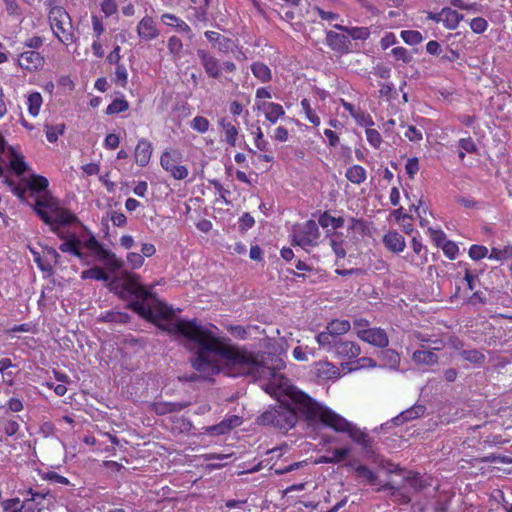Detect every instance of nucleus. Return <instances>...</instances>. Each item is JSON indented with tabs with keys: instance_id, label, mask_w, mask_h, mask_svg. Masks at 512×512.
I'll use <instances>...</instances> for the list:
<instances>
[{
	"instance_id": "1",
	"label": "nucleus",
	"mask_w": 512,
	"mask_h": 512,
	"mask_svg": "<svg viewBox=\"0 0 512 512\" xmlns=\"http://www.w3.org/2000/svg\"><path fill=\"white\" fill-rule=\"evenodd\" d=\"M209 366L212 369L205 371L201 379L212 380L214 376L223 373L229 377L251 375L256 379L266 380L265 391L279 399L287 397L305 415L306 420L320 422L335 432L348 434L365 451L370 448V438L366 433L331 408L314 401L294 387L290 380L280 373L285 364L279 357H272L269 363L264 362L258 355L223 338Z\"/></svg>"
},
{
	"instance_id": "2",
	"label": "nucleus",
	"mask_w": 512,
	"mask_h": 512,
	"mask_svg": "<svg viewBox=\"0 0 512 512\" xmlns=\"http://www.w3.org/2000/svg\"><path fill=\"white\" fill-rule=\"evenodd\" d=\"M123 276L124 290L135 298L130 307L163 331L176 336L193 352L192 367L196 373L193 379H201L205 371L212 369L209 363L223 340L216 335L217 328L211 324L203 325L196 319H173L171 308L142 286L138 275L124 272Z\"/></svg>"
},
{
	"instance_id": "3",
	"label": "nucleus",
	"mask_w": 512,
	"mask_h": 512,
	"mask_svg": "<svg viewBox=\"0 0 512 512\" xmlns=\"http://www.w3.org/2000/svg\"><path fill=\"white\" fill-rule=\"evenodd\" d=\"M34 210L51 227V230L64 240L59 246L62 252L74 255L86 265L90 263L88 254L83 252V249H86L84 246L86 239L82 240L75 234L66 236L61 230L62 226L70 225L77 221L76 216L72 212L61 207L59 202L47 192L37 196Z\"/></svg>"
},
{
	"instance_id": "4",
	"label": "nucleus",
	"mask_w": 512,
	"mask_h": 512,
	"mask_svg": "<svg viewBox=\"0 0 512 512\" xmlns=\"http://www.w3.org/2000/svg\"><path fill=\"white\" fill-rule=\"evenodd\" d=\"M299 416L305 418V415L288 399V401H280L279 405L265 411L260 416V422L263 425L288 431L295 426Z\"/></svg>"
},
{
	"instance_id": "5",
	"label": "nucleus",
	"mask_w": 512,
	"mask_h": 512,
	"mask_svg": "<svg viewBox=\"0 0 512 512\" xmlns=\"http://www.w3.org/2000/svg\"><path fill=\"white\" fill-rule=\"evenodd\" d=\"M49 20L54 35L65 45L74 41L72 24L67 12L61 7H53L49 13Z\"/></svg>"
},
{
	"instance_id": "6",
	"label": "nucleus",
	"mask_w": 512,
	"mask_h": 512,
	"mask_svg": "<svg viewBox=\"0 0 512 512\" xmlns=\"http://www.w3.org/2000/svg\"><path fill=\"white\" fill-rule=\"evenodd\" d=\"M292 237L293 242L304 249L316 246L320 237L317 223L314 220H308L294 226Z\"/></svg>"
},
{
	"instance_id": "7",
	"label": "nucleus",
	"mask_w": 512,
	"mask_h": 512,
	"mask_svg": "<svg viewBox=\"0 0 512 512\" xmlns=\"http://www.w3.org/2000/svg\"><path fill=\"white\" fill-rule=\"evenodd\" d=\"M84 246L90 251L99 261L111 271L119 270L123 267L124 262L118 258L114 253L105 249L94 236H89L84 241Z\"/></svg>"
},
{
	"instance_id": "8",
	"label": "nucleus",
	"mask_w": 512,
	"mask_h": 512,
	"mask_svg": "<svg viewBox=\"0 0 512 512\" xmlns=\"http://www.w3.org/2000/svg\"><path fill=\"white\" fill-rule=\"evenodd\" d=\"M180 159L181 153L173 149H166L160 157L161 167L176 180H183L189 174L185 166L179 165Z\"/></svg>"
},
{
	"instance_id": "9",
	"label": "nucleus",
	"mask_w": 512,
	"mask_h": 512,
	"mask_svg": "<svg viewBox=\"0 0 512 512\" xmlns=\"http://www.w3.org/2000/svg\"><path fill=\"white\" fill-rule=\"evenodd\" d=\"M197 56L208 77L219 79L222 76V66L219 59L202 49L197 50Z\"/></svg>"
},
{
	"instance_id": "10",
	"label": "nucleus",
	"mask_w": 512,
	"mask_h": 512,
	"mask_svg": "<svg viewBox=\"0 0 512 512\" xmlns=\"http://www.w3.org/2000/svg\"><path fill=\"white\" fill-rule=\"evenodd\" d=\"M357 335L361 340L380 348L386 347L389 343L387 333L381 328L358 329Z\"/></svg>"
},
{
	"instance_id": "11",
	"label": "nucleus",
	"mask_w": 512,
	"mask_h": 512,
	"mask_svg": "<svg viewBox=\"0 0 512 512\" xmlns=\"http://www.w3.org/2000/svg\"><path fill=\"white\" fill-rule=\"evenodd\" d=\"M311 371L320 380H336L341 376L339 368L327 360L315 362Z\"/></svg>"
},
{
	"instance_id": "12",
	"label": "nucleus",
	"mask_w": 512,
	"mask_h": 512,
	"mask_svg": "<svg viewBox=\"0 0 512 512\" xmlns=\"http://www.w3.org/2000/svg\"><path fill=\"white\" fill-rule=\"evenodd\" d=\"M44 57L34 50L22 52L18 56V65L29 72L37 71L44 65Z\"/></svg>"
},
{
	"instance_id": "13",
	"label": "nucleus",
	"mask_w": 512,
	"mask_h": 512,
	"mask_svg": "<svg viewBox=\"0 0 512 512\" xmlns=\"http://www.w3.org/2000/svg\"><path fill=\"white\" fill-rule=\"evenodd\" d=\"M256 108L265 114L266 120L271 124H275L285 115L282 105L274 102L258 101L256 103Z\"/></svg>"
},
{
	"instance_id": "14",
	"label": "nucleus",
	"mask_w": 512,
	"mask_h": 512,
	"mask_svg": "<svg viewBox=\"0 0 512 512\" xmlns=\"http://www.w3.org/2000/svg\"><path fill=\"white\" fill-rule=\"evenodd\" d=\"M137 34L145 41L156 39L159 36V30L154 19L150 16L143 17L137 25Z\"/></svg>"
},
{
	"instance_id": "15",
	"label": "nucleus",
	"mask_w": 512,
	"mask_h": 512,
	"mask_svg": "<svg viewBox=\"0 0 512 512\" xmlns=\"http://www.w3.org/2000/svg\"><path fill=\"white\" fill-rule=\"evenodd\" d=\"M152 152V143L145 138L140 139L134 151L136 164L140 167L147 166L151 160Z\"/></svg>"
},
{
	"instance_id": "16",
	"label": "nucleus",
	"mask_w": 512,
	"mask_h": 512,
	"mask_svg": "<svg viewBox=\"0 0 512 512\" xmlns=\"http://www.w3.org/2000/svg\"><path fill=\"white\" fill-rule=\"evenodd\" d=\"M241 422L242 421L240 417L231 416L216 425L205 428V431L210 435H223L228 433L231 429L239 426Z\"/></svg>"
},
{
	"instance_id": "17",
	"label": "nucleus",
	"mask_w": 512,
	"mask_h": 512,
	"mask_svg": "<svg viewBox=\"0 0 512 512\" xmlns=\"http://www.w3.org/2000/svg\"><path fill=\"white\" fill-rule=\"evenodd\" d=\"M328 45L337 52H349L350 40L347 35L329 31L326 36Z\"/></svg>"
},
{
	"instance_id": "18",
	"label": "nucleus",
	"mask_w": 512,
	"mask_h": 512,
	"mask_svg": "<svg viewBox=\"0 0 512 512\" xmlns=\"http://www.w3.org/2000/svg\"><path fill=\"white\" fill-rule=\"evenodd\" d=\"M318 345L327 352H335L342 338L332 333H329L326 329L318 333L315 337Z\"/></svg>"
},
{
	"instance_id": "19",
	"label": "nucleus",
	"mask_w": 512,
	"mask_h": 512,
	"mask_svg": "<svg viewBox=\"0 0 512 512\" xmlns=\"http://www.w3.org/2000/svg\"><path fill=\"white\" fill-rule=\"evenodd\" d=\"M205 37L213 44L214 48H216L218 51L222 53H229L232 51L233 42L229 38L215 31H206Z\"/></svg>"
},
{
	"instance_id": "20",
	"label": "nucleus",
	"mask_w": 512,
	"mask_h": 512,
	"mask_svg": "<svg viewBox=\"0 0 512 512\" xmlns=\"http://www.w3.org/2000/svg\"><path fill=\"white\" fill-rule=\"evenodd\" d=\"M438 19L442 20L443 25L447 29L454 30L463 19V15L451 8L445 7L438 13Z\"/></svg>"
},
{
	"instance_id": "21",
	"label": "nucleus",
	"mask_w": 512,
	"mask_h": 512,
	"mask_svg": "<svg viewBox=\"0 0 512 512\" xmlns=\"http://www.w3.org/2000/svg\"><path fill=\"white\" fill-rule=\"evenodd\" d=\"M334 353L347 359H353L360 355L361 349L357 343L342 339Z\"/></svg>"
},
{
	"instance_id": "22",
	"label": "nucleus",
	"mask_w": 512,
	"mask_h": 512,
	"mask_svg": "<svg viewBox=\"0 0 512 512\" xmlns=\"http://www.w3.org/2000/svg\"><path fill=\"white\" fill-rule=\"evenodd\" d=\"M383 241L389 250L396 253L402 252L406 246L404 237L396 231L388 232Z\"/></svg>"
},
{
	"instance_id": "23",
	"label": "nucleus",
	"mask_w": 512,
	"mask_h": 512,
	"mask_svg": "<svg viewBox=\"0 0 512 512\" xmlns=\"http://www.w3.org/2000/svg\"><path fill=\"white\" fill-rule=\"evenodd\" d=\"M219 126L222 128L225 134V141L232 147L236 145L237 137H238V129L232 123L231 120L224 117L219 120Z\"/></svg>"
},
{
	"instance_id": "24",
	"label": "nucleus",
	"mask_w": 512,
	"mask_h": 512,
	"mask_svg": "<svg viewBox=\"0 0 512 512\" xmlns=\"http://www.w3.org/2000/svg\"><path fill=\"white\" fill-rule=\"evenodd\" d=\"M412 360L419 365L431 366L438 362V356L433 351L418 349L412 353Z\"/></svg>"
},
{
	"instance_id": "25",
	"label": "nucleus",
	"mask_w": 512,
	"mask_h": 512,
	"mask_svg": "<svg viewBox=\"0 0 512 512\" xmlns=\"http://www.w3.org/2000/svg\"><path fill=\"white\" fill-rule=\"evenodd\" d=\"M424 412H425L424 406L416 405V406H413V407L403 411L397 417H395L392 421L396 425H400L407 421H410V420H413V419H416V418L422 416L424 414Z\"/></svg>"
},
{
	"instance_id": "26",
	"label": "nucleus",
	"mask_w": 512,
	"mask_h": 512,
	"mask_svg": "<svg viewBox=\"0 0 512 512\" xmlns=\"http://www.w3.org/2000/svg\"><path fill=\"white\" fill-rule=\"evenodd\" d=\"M335 28L344 31L348 38L351 37L354 40H366L370 36V30L367 27H347L336 24Z\"/></svg>"
},
{
	"instance_id": "27",
	"label": "nucleus",
	"mask_w": 512,
	"mask_h": 512,
	"mask_svg": "<svg viewBox=\"0 0 512 512\" xmlns=\"http://www.w3.org/2000/svg\"><path fill=\"white\" fill-rule=\"evenodd\" d=\"M325 329L329 331V333L340 337L351 329V324L348 320L334 319L327 324Z\"/></svg>"
},
{
	"instance_id": "28",
	"label": "nucleus",
	"mask_w": 512,
	"mask_h": 512,
	"mask_svg": "<svg viewBox=\"0 0 512 512\" xmlns=\"http://www.w3.org/2000/svg\"><path fill=\"white\" fill-rule=\"evenodd\" d=\"M346 178L353 184H361L366 178V170L360 165H353L349 167L345 173Z\"/></svg>"
},
{
	"instance_id": "29",
	"label": "nucleus",
	"mask_w": 512,
	"mask_h": 512,
	"mask_svg": "<svg viewBox=\"0 0 512 512\" xmlns=\"http://www.w3.org/2000/svg\"><path fill=\"white\" fill-rule=\"evenodd\" d=\"M350 452L349 447L336 448L332 451L331 456H321L317 463H338L346 459Z\"/></svg>"
},
{
	"instance_id": "30",
	"label": "nucleus",
	"mask_w": 512,
	"mask_h": 512,
	"mask_svg": "<svg viewBox=\"0 0 512 512\" xmlns=\"http://www.w3.org/2000/svg\"><path fill=\"white\" fill-rule=\"evenodd\" d=\"M251 71L253 75L263 83L269 82L271 80L272 76L270 68L261 62L253 63L251 65Z\"/></svg>"
},
{
	"instance_id": "31",
	"label": "nucleus",
	"mask_w": 512,
	"mask_h": 512,
	"mask_svg": "<svg viewBox=\"0 0 512 512\" xmlns=\"http://www.w3.org/2000/svg\"><path fill=\"white\" fill-rule=\"evenodd\" d=\"M319 224L323 228H332V229H338L343 227L344 225V219L341 217H333L329 215L327 212H324L319 216L318 219Z\"/></svg>"
},
{
	"instance_id": "32",
	"label": "nucleus",
	"mask_w": 512,
	"mask_h": 512,
	"mask_svg": "<svg viewBox=\"0 0 512 512\" xmlns=\"http://www.w3.org/2000/svg\"><path fill=\"white\" fill-rule=\"evenodd\" d=\"M42 102L43 98L39 92H33L28 96V111L31 116L36 117L39 114Z\"/></svg>"
},
{
	"instance_id": "33",
	"label": "nucleus",
	"mask_w": 512,
	"mask_h": 512,
	"mask_svg": "<svg viewBox=\"0 0 512 512\" xmlns=\"http://www.w3.org/2000/svg\"><path fill=\"white\" fill-rule=\"evenodd\" d=\"M27 186L35 192L45 191L48 186V180L40 175H31L27 180Z\"/></svg>"
},
{
	"instance_id": "34",
	"label": "nucleus",
	"mask_w": 512,
	"mask_h": 512,
	"mask_svg": "<svg viewBox=\"0 0 512 512\" xmlns=\"http://www.w3.org/2000/svg\"><path fill=\"white\" fill-rule=\"evenodd\" d=\"M355 473L357 478L362 479L363 481L369 484L377 483L376 474L371 469L364 465H358L357 467H355Z\"/></svg>"
},
{
	"instance_id": "35",
	"label": "nucleus",
	"mask_w": 512,
	"mask_h": 512,
	"mask_svg": "<svg viewBox=\"0 0 512 512\" xmlns=\"http://www.w3.org/2000/svg\"><path fill=\"white\" fill-rule=\"evenodd\" d=\"M512 257V246L507 245L504 248H495L491 249L488 258L495 261H504Z\"/></svg>"
},
{
	"instance_id": "36",
	"label": "nucleus",
	"mask_w": 512,
	"mask_h": 512,
	"mask_svg": "<svg viewBox=\"0 0 512 512\" xmlns=\"http://www.w3.org/2000/svg\"><path fill=\"white\" fill-rule=\"evenodd\" d=\"M65 130V125L63 123L57 124L55 126L46 124V138L50 143H54L58 140L59 135H62Z\"/></svg>"
},
{
	"instance_id": "37",
	"label": "nucleus",
	"mask_w": 512,
	"mask_h": 512,
	"mask_svg": "<svg viewBox=\"0 0 512 512\" xmlns=\"http://www.w3.org/2000/svg\"><path fill=\"white\" fill-rule=\"evenodd\" d=\"M403 41L408 45H417L423 41V36L416 30H403L400 33Z\"/></svg>"
},
{
	"instance_id": "38",
	"label": "nucleus",
	"mask_w": 512,
	"mask_h": 512,
	"mask_svg": "<svg viewBox=\"0 0 512 512\" xmlns=\"http://www.w3.org/2000/svg\"><path fill=\"white\" fill-rule=\"evenodd\" d=\"M13 158L10 161V168L18 175H22L28 170V166L22 155L15 154L12 150Z\"/></svg>"
},
{
	"instance_id": "39",
	"label": "nucleus",
	"mask_w": 512,
	"mask_h": 512,
	"mask_svg": "<svg viewBox=\"0 0 512 512\" xmlns=\"http://www.w3.org/2000/svg\"><path fill=\"white\" fill-rule=\"evenodd\" d=\"M81 278L83 280H86V279H95V280H101V281L108 280V276L100 267H93V268L82 271Z\"/></svg>"
},
{
	"instance_id": "40",
	"label": "nucleus",
	"mask_w": 512,
	"mask_h": 512,
	"mask_svg": "<svg viewBox=\"0 0 512 512\" xmlns=\"http://www.w3.org/2000/svg\"><path fill=\"white\" fill-rule=\"evenodd\" d=\"M300 104H301V108H302L303 112L305 113V116L309 120V122L315 126H319L320 118L311 108L310 102L307 99H302Z\"/></svg>"
},
{
	"instance_id": "41",
	"label": "nucleus",
	"mask_w": 512,
	"mask_h": 512,
	"mask_svg": "<svg viewBox=\"0 0 512 512\" xmlns=\"http://www.w3.org/2000/svg\"><path fill=\"white\" fill-rule=\"evenodd\" d=\"M39 475L43 480L53 481L61 485H69L70 481L68 478L59 475L54 471H39Z\"/></svg>"
},
{
	"instance_id": "42",
	"label": "nucleus",
	"mask_w": 512,
	"mask_h": 512,
	"mask_svg": "<svg viewBox=\"0 0 512 512\" xmlns=\"http://www.w3.org/2000/svg\"><path fill=\"white\" fill-rule=\"evenodd\" d=\"M129 104L125 99H115L108 105L106 113L109 115L117 114L128 110Z\"/></svg>"
},
{
	"instance_id": "43",
	"label": "nucleus",
	"mask_w": 512,
	"mask_h": 512,
	"mask_svg": "<svg viewBox=\"0 0 512 512\" xmlns=\"http://www.w3.org/2000/svg\"><path fill=\"white\" fill-rule=\"evenodd\" d=\"M180 409H181V406L176 403H169V402L154 403V410L159 415L171 413V412H174V411H177Z\"/></svg>"
},
{
	"instance_id": "44",
	"label": "nucleus",
	"mask_w": 512,
	"mask_h": 512,
	"mask_svg": "<svg viewBox=\"0 0 512 512\" xmlns=\"http://www.w3.org/2000/svg\"><path fill=\"white\" fill-rule=\"evenodd\" d=\"M405 129L404 136L412 142H419L423 138V133L420 129L413 125H402Z\"/></svg>"
},
{
	"instance_id": "45",
	"label": "nucleus",
	"mask_w": 512,
	"mask_h": 512,
	"mask_svg": "<svg viewBox=\"0 0 512 512\" xmlns=\"http://www.w3.org/2000/svg\"><path fill=\"white\" fill-rule=\"evenodd\" d=\"M191 128L199 133H206L209 130L210 123L203 116H196L191 121Z\"/></svg>"
},
{
	"instance_id": "46",
	"label": "nucleus",
	"mask_w": 512,
	"mask_h": 512,
	"mask_svg": "<svg viewBox=\"0 0 512 512\" xmlns=\"http://www.w3.org/2000/svg\"><path fill=\"white\" fill-rule=\"evenodd\" d=\"M461 356L463 359L475 364H479L484 361V355L476 349L463 350L461 352Z\"/></svg>"
},
{
	"instance_id": "47",
	"label": "nucleus",
	"mask_w": 512,
	"mask_h": 512,
	"mask_svg": "<svg viewBox=\"0 0 512 512\" xmlns=\"http://www.w3.org/2000/svg\"><path fill=\"white\" fill-rule=\"evenodd\" d=\"M128 315L122 312H106L102 316V320L105 322H116V323H126L128 321Z\"/></svg>"
},
{
	"instance_id": "48",
	"label": "nucleus",
	"mask_w": 512,
	"mask_h": 512,
	"mask_svg": "<svg viewBox=\"0 0 512 512\" xmlns=\"http://www.w3.org/2000/svg\"><path fill=\"white\" fill-rule=\"evenodd\" d=\"M365 134H366V139H367L368 143L372 147H374V148L380 147V145L382 143V137L376 129H373L371 127L367 128L365 131Z\"/></svg>"
},
{
	"instance_id": "49",
	"label": "nucleus",
	"mask_w": 512,
	"mask_h": 512,
	"mask_svg": "<svg viewBox=\"0 0 512 512\" xmlns=\"http://www.w3.org/2000/svg\"><path fill=\"white\" fill-rule=\"evenodd\" d=\"M126 261L131 269H139L143 266L145 259L139 253L130 252L126 256Z\"/></svg>"
},
{
	"instance_id": "50",
	"label": "nucleus",
	"mask_w": 512,
	"mask_h": 512,
	"mask_svg": "<svg viewBox=\"0 0 512 512\" xmlns=\"http://www.w3.org/2000/svg\"><path fill=\"white\" fill-rule=\"evenodd\" d=\"M100 8L106 17H110L117 13L118 4L116 0H103L100 4Z\"/></svg>"
},
{
	"instance_id": "51",
	"label": "nucleus",
	"mask_w": 512,
	"mask_h": 512,
	"mask_svg": "<svg viewBox=\"0 0 512 512\" xmlns=\"http://www.w3.org/2000/svg\"><path fill=\"white\" fill-rule=\"evenodd\" d=\"M356 123L360 126H364L367 128H370L374 125V121L370 114L358 109L357 114L354 117Z\"/></svg>"
},
{
	"instance_id": "52",
	"label": "nucleus",
	"mask_w": 512,
	"mask_h": 512,
	"mask_svg": "<svg viewBox=\"0 0 512 512\" xmlns=\"http://www.w3.org/2000/svg\"><path fill=\"white\" fill-rule=\"evenodd\" d=\"M469 256L473 260H480L488 257V248L482 245H472L469 249Z\"/></svg>"
},
{
	"instance_id": "53",
	"label": "nucleus",
	"mask_w": 512,
	"mask_h": 512,
	"mask_svg": "<svg viewBox=\"0 0 512 512\" xmlns=\"http://www.w3.org/2000/svg\"><path fill=\"white\" fill-rule=\"evenodd\" d=\"M444 254L451 260L455 259L459 253L458 246L449 240L444 241L441 245Z\"/></svg>"
},
{
	"instance_id": "54",
	"label": "nucleus",
	"mask_w": 512,
	"mask_h": 512,
	"mask_svg": "<svg viewBox=\"0 0 512 512\" xmlns=\"http://www.w3.org/2000/svg\"><path fill=\"white\" fill-rule=\"evenodd\" d=\"M128 80V72L124 65L118 64L115 70V81L118 85L125 87Z\"/></svg>"
},
{
	"instance_id": "55",
	"label": "nucleus",
	"mask_w": 512,
	"mask_h": 512,
	"mask_svg": "<svg viewBox=\"0 0 512 512\" xmlns=\"http://www.w3.org/2000/svg\"><path fill=\"white\" fill-rule=\"evenodd\" d=\"M391 53L397 60H401L404 63H409L412 59V56L404 47H395L391 50Z\"/></svg>"
},
{
	"instance_id": "56",
	"label": "nucleus",
	"mask_w": 512,
	"mask_h": 512,
	"mask_svg": "<svg viewBox=\"0 0 512 512\" xmlns=\"http://www.w3.org/2000/svg\"><path fill=\"white\" fill-rule=\"evenodd\" d=\"M488 23L482 17H476L471 20L470 27L475 33H483L487 29Z\"/></svg>"
},
{
	"instance_id": "57",
	"label": "nucleus",
	"mask_w": 512,
	"mask_h": 512,
	"mask_svg": "<svg viewBox=\"0 0 512 512\" xmlns=\"http://www.w3.org/2000/svg\"><path fill=\"white\" fill-rule=\"evenodd\" d=\"M168 49L174 55H180L183 44L180 38L172 36L168 39Z\"/></svg>"
},
{
	"instance_id": "58",
	"label": "nucleus",
	"mask_w": 512,
	"mask_h": 512,
	"mask_svg": "<svg viewBox=\"0 0 512 512\" xmlns=\"http://www.w3.org/2000/svg\"><path fill=\"white\" fill-rule=\"evenodd\" d=\"M255 146L261 151H267L269 149V143L264 139V135L260 127H257L255 132Z\"/></svg>"
},
{
	"instance_id": "59",
	"label": "nucleus",
	"mask_w": 512,
	"mask_h": 512,
	"mask_svg": "<svg viewBox=\"0 0 512 512\" xmlns=\"http://www.w3.org/2000/svg\"><path fill=\"white\" fill-rule=\"evenodd\" d=\"M23 508H25V504H22L20 506L19 498L9 499L4 502V510H6L8 512H19Z\"/></svg>"
},
{
	"instance_id": "60",
	"label": "nucleus",
	"mask_w": 512,
	"mask_h": 512,
	"mask_svg": "<svg viewBox=\"0 0 512 512\" xmlns=\"http://www.w3.org/2000/svg\"><path fill=\"white\" fill-rule=\"evenodd\" d=\"M406 173L410 178H413L419 171V163L417 158H410L405 165Z\"/></svg>"
},
{
	"instance_id": "61",
	"label": "nucleus",
	"mask_w": 512,
	"mask_h": 512,
	"mask_svg": "<svg viewBox=\"0 0 512 512\" xmlns=\"http://www.w3.org/2000/svg\"><path fill=\"white\" fill-rule=\"evenodd\" d=\"M110 220L113 225L117 227L125 226L127 223V218L122 212L112 211L110 213Z\"/></svg>"
},
{
	"instance_id": "62",
	"label": "nucleus",
	"mask_w": 512,
	"mask_h": 512,
	"mask_svg": "<svg viewBox=\"0 0 512 512\" xmlns=\"http://www.w3.org/2000/svg\"><path fill=\"white\" fill-rule=\"evenodd\" d=\"M459 147L461 150H463L467 153H473L476 151V145L471 137L460 139Z\"/></svg>"
},
{
	"instance_id": "63",
	"label": "nucleus",
	"mask_w": 512,
	"mask_h": 512,
	"mask_svg": "<svg viewBox=\"0 0 512 512\" xmlns=\"http://www.w3.org/2000/svg\"><path fill=\"white\" fill-rule=\"evenodd\" d=\"M330 245L334 251V253L336 254V256L338 258H344L345 255H346V252L344 250V248L342 247V244L341 242H339L336 238L335 235H333L330 239Z\"/></svg>"
},
{
	"instance_id": "64",
	"label": "nucleus",
	"mask_w": 512,
	"mask_h": 512,
	"mask_svg": "<svg viewBox=\"0 0 512 512\" xmlns=\"http://www.w3.org/2000/svg\"><path fill=\"white\" fill-rule=\"evenodd\" d=\"M6 11L9 15L19 16L21 14L20 7L16 0H3Z\"/></svg>"
}]
</instances>
